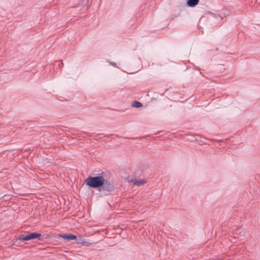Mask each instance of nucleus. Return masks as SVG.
Listing matches in <instances>:
<instances>
[{"label": "nucleus", "mask_w": 260, "mask_h": 260, "mask_svg": "<svg viewBox=\"0 0 260 260\" xmlns=\"http://www.w3.org/2000/svg\"><path fill=\"white\" fill-rule=\"evenodd\" d=\"M85 183L86 185L93 188H97L105 196H108L114 190L115 187L112 180L105 179L104 173H100L96 176H89L87 177Z\"/></svg>", "instance_id": "1"}, {"label": "nucleus", "mask_w": 260, "mask_h": 260, "mask_svg": "<svg viewBox=\"0 0 260 260\" xmlns=\"http://www.w3.org/2000/svg\"><path fill=\"white\" fill-rule=\"evenodd\" d=\"M41 236V234L39 233L33 232L29 233L28 234L23 235H19L18 237L13 240V244L17 246L21 245V243L31 240H35L39 238Z\"/></svg>", "instance_id": "2"}, {"label": "nucleus", "mask_w": 260, "mask_h": 260, "mask_svg": "<svg viewBox=\"0 0 260 260\" xmlns=\"http://www.w3.org/2000/svg\"><path fill=\"white\" fill-rule=\"evenodd\" d=\"M59 237L68 240H74L77 239V236L74 234L70 233H64L58 235Z\"/></svg>", "instance_id": "3"}, {"label": "nucleus", "mask_w": 260, "mask_h": 260, "mask_svg": "<svg viewBox=\"0 0 260 260\" xmlns=\"http://www.w3.org/2000/svg\"><path fill=\"white\" fill-rule=\"evenodd\" d=\"M131 183L134 185H136L137 186H141L146 183V180L145 179H133L131 180Z\"/></svg>", "instance_id": "4"}, {"label": "nucleus", "mask_w": 260, "mask_h": 260, "mask_svg": "<svg viewBox=\"0 0 260 260\" xmlns=\"http://www.w3.org/2000/svg\"><path fill=\"white\" fill-rule=\"evenodd\" d=\"M199 2V0H186V5L188 7L193 8L196 6Z\"/></svg>", "instance_id": "5"}, {"label": "nucleus", "mask_w": 260, "mask_h": 260, "mask_svg": "<svg viewBox=\"0 0 260 260\" xmlns=\"http://www.w3.org/2000/svg\"><path fill=\"white\" fill-rule=\"evenodd\" d=\"M132 106L133 107L138 108L142 107L143 105L141 102L137 101H135L132 103Z\"/></svg>", "instance_id": "6"}, {"label": "nucleus", "mask_w": 260, "mask_h": 260, "mask_svg": "<svg viewBox=\"0 0 260 260\" xmlns=\"http://www.w3.org/2000/svg\"><path fill=\"white\" fill-rule=\"evenodd\" d=\"M84 238H82L80 236H77V239H75L76 240V243L79 244H82L84 241Z\"/></svg>", "instance_id": "7"}, {"label": "nucleus", "mask_w": 260, "mask_h": 260, "mask_svg": "<svg viewBox=\"0 0 260 260\" xmlns=\"http://www.w3.org/2000/svg\"><path fill=\"white\" fill-rule=\"evenodd\" d=\"M93 244V242L89 241L86 239H84V242L83 243V245L86 246H90Z\"/></svg>", "instance_id": "8"}, {"label": "nucleus", "mask_w": 260, "mask_h": 260, "mask_svg": "<svg viewBox=\"0 0 260 260\" xmlns=\"http://www.w3.org/2000/svg\"><path fill=\"white\" fill-rule=\"evenodd\" d=\"M110 64H111L113 66L116 67V63L113 61H109V62Z\"/></svg>", "instance_id": "9"}, {"label": "nucleus", "mask_w": 260, "mask_h": 260, "mask_svg": "<svg viewBox=\"0 0 260 260\" xmlns=\"http://www.w3.org/2000/svg\"><path fill=\"white\" fill-rule=\"evenodd\" d=\"M57 64H58V66H61V65H62V62H57Z\"/></svg>", "instance_id": "10"}]
</instances>
